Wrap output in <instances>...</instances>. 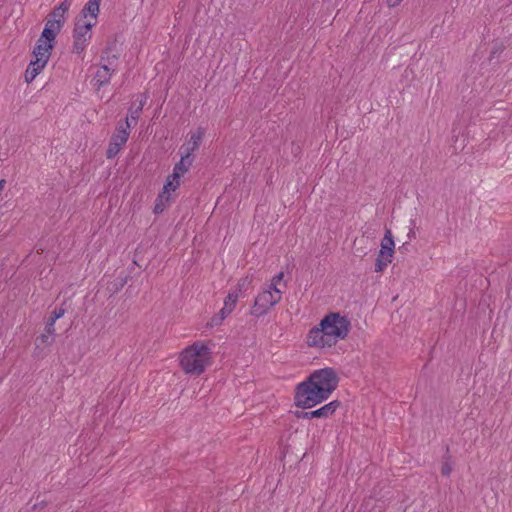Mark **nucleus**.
Returning <instances> with one entry per match:
<instances>
[{"label": "nucleus", "instance_id": "nucleus-1", "mask_svg": "<svg viewBox=\"0 0 512 512\" xmlns=\"http://www.w3.org/2000/svg\"><path fill=\"white\" fill-rule=\"evenodd\" d=\"M338 383L339 377L333 368L315 370L296 386L295 405L307 409L326 401L336 390Z\"/></svg>", "mask_w": 512, "mask_h": 512}, {"label": "nucleus", "instance_id": "nucleus-2", "mask_svg": "<svg viewBox=\"0 0 512 512\" xmlns=\"http://www.w3.org/2000/svg\"><path fill=\"white\" fill-rule=\"evenodd\" d=\"M211 349L202 342L186 347L180 355V366L186 374L200 375L210 363Z\"/></svg>", "mask_w": 512, "mask_h": 512}, {"label": "nucleus", "instance_id": "nucleus-3", "mask_svg": "<svg viewBox=\"0 0 512 512\" xmlns=\"http://www.w3.org/2000/svg\"><path fill=\"white\" fill-rule=\"evenodd\" d=\"M319 324L326 332L328 338L335 339V344L338 340L345 339L351 328V322L348 317L340 315L338 312L327 314Z\"/></svg>", "mask_w": 512, "mask_h": 512}, {"label": "nucleus", "instance_id": "nucleus-4", "mask_svg": "<svg viewBox=\"0 0 512 512\" xmlns=\"http://www.w3.org/2000/svg\"><path fill=\"white\" fill-rule=\"evenodd\" d=\"M96 25L95 22L84 21L77 19L72 31L73 45L72 52L81 54L86 49L92 38V28Z\"/></svg>", "mask_w": 512, "mask_h": 512}, {"label": "nucleus", "instance_id": "nucleus-5", "mask_svg": "<svg viewBox=\"0 0 512 512\" xmlns=\"http://www.w3.org/2000/svg\"><path fill=\"white\" fill-rule=\"evenodd\" d=\"M131 123L126 118L124 122H119L116 126L115 132L110 138L108 148L106 150L107 159H113L120 152L122 147L126 144L130 135Z\"/></svg>", "mask_w": 512, "mask_h": 512}, {"label": "nucleus", "instance_id": "nucleus-6", "mask_svg": "<svg viewBox=\"0 0 512 512\" xmlns=\"http://www.w3.org/2000/svg\"><path fill=\"white\" fill-rule=\"evenodd\" d=\"M280 299L281 295H275L270 290H263L255 298L254 305L251 308V315L255 317L264 316Z\"/></svg>", "mask_w": 512, "mask_h": 512}, {"label": "nucleus", "instance_id": "nucleus-7", "mask_svg": "<svg viewBox=\"0 0 512 512\" xmlns=\"http://www.w3.org/2000/svg\"><path fill=\"white\" fill-rule=\"evenodd\" d=\"M306 343L309 347L325 348L335 345V339H330L326 336V332L320 326L311 328L306 337Z\"/></svg>", "mask_w": 512, "mask_h": 512}, {"label": "nucleus", "instance_id": "nucleus-8", "mask_svg": "<svg viewBox=\"0 0 512 512\" xmlns=\"http://www.w3.org/2000/svg\"><path fill=\"white\" fill-rule=\"evenodd\" d=\"M63 25L59 20H50L47 18L45 27L41 33V40L55 42L57 34L62 30Z\"/></svg>", "mask_w": 512, "mask_h": 512}, {"label": "nucleus", "instance_id": "nucleus-9", "mask_svg": "<svg viewBox=\"0 0 512 512\" xmlns=\"http://www.w3.org/2000/svg\"><path fill=\"white\" fill-rule=\"evenodd\" d=\"M55 42H49L48 40H41V37L38 39L36 46L33 49V56L35 59L41 58L45 60V63L48 62L51 51L54 48Z\"/></svg>", "mask_w": 512, "mask_h": 512}, {"label": "nucleus", "instance_id": "nucleus-10", "mask_svg": "<svg viewBox=\"0 0 512 512\" xmlns=\"http://www.w3.org/2000/svg\"><path fill=\"white\" fill-rule=\"evenodd\" d=\"M193 157L188 155V152H181V158L173 168L172 178L173 180L180 179L185 174L190 166L192 165Z\"/></svg>", "mask_w": 512, "mask_h": 512}, {"label": "nucleus", "instance_id": "nucleus-11", "mask_svg": "<svg viewBox=\"0 0 512 512\" xmlns=\"http://www.w3.org/2000/svg\"><path fill=\"white\" fill-rule=\"evenodd\" d=\"M115 71L116 69L113 67L100 64V67L94 76V80L96 81L98 89L110 83V79Z\"/></svg>", "mask_w": 512, "mask_h": 512}, {"label": "nucleus", "instance_id": "nucleus-12", "mask_svg": "<svg viewBox=\"0 0 512 512\" xmlns=\"http://www.w3.org/2000/svg\"><path fill=\"white\" fill-rule=\"evenodd\" d=\"M46 64L47 63H45V60L43 59L42 61L41 58L32 60L25 71V81L27 83H31L36 78V76L44 69Z\"/></svg>", "mask_w": 512, "mask_h": 512}, {"label": "nucleus", "instance_id": "nucleus-13", "mask_svg": "<svg viewBox=\"0 0 512 512\" xmlns=\"http://www.w3.org/2000/svg\"><path fill=\"white\" fill-rule=\"evenodd\" d=\"M395 251V243L392 232L390 229L385 230L383 239L381 240V249L379 254L381 256L393 257Z\"/></svg>", "mask_w": 512, "mask_h": 512}, {"label": "nucleus", "instance_id": "nucleus-14", "mask_svg": "<svg viewBox=\"0 0 512 512\" xmlns=\"http://www.w3.org/2000/svg\"><path fill=\"white\" fill-rule=\"evenodd\" d=\"M341 406V402L338 400H333L324 406L313 410L312 416L313 418H328L332 416L336 410Z\"/></svg>", "mask_w": 512, "mask_h": 512}, {"label": "nucleus", "instance_id": "nucleus-15", "mask_svg": "<svg viewBox=\"0 0 512 512\" xmlns=\"http://www.w3.org/2000/svg\"><path fill=\"white\" fill-rule=\"evenodd\" d=\"M203 135V129L199 128L197 132L191 134L187 144L182 146L180 150H183V152H188V155L191 156L192 153L199 148Z\"/></svg>", "mask_w": 512, "mask_h": 512}, {"label": "nucleus", "instance_id": "nucleus-16", "mask_svg": "<svg viewBox=\"0 0 512 512\" xmlns=\"http://www.w3.org/2000/svg\"><path fill=\"white\" fill-rule=\"evenodd\" d=\"M101 0H88V2L84 5L82 10L80 11V19L84 20L88 16L97 19L99 14Z\"/></svg>", "mask_w": 512, "mask_h": 512}, {"label": "nucleus", "instance_id": "nucleus-17", "mask_svg": "<svg viewBox=\"0 0 512 512\" xmlns=\"http://www.w3.org/2000/svg\"><path fill=\"white\" fill-rule=\"evenodd\" d=\"M171 199V195L167 194L166 192L162 191L158 194L155 205H154V213L155 214H161L166 209L167 205L169 204Z\"/></svg>", "mask_w": 512, "mask_h": 512}, {"label": "nucleus", "instance_id": "nucleus-18", "mask_svg": "<svg viewBox=\"0 0 512 512\" xmlns=\"http://www.w3.org/2000/svg\"><path fill=\"white\" fill-rule=\"evenodd\" d=\"M119 60V54H104L102 52L100 56V64L107 65L109 67H113L117 70Z\"/></svg>", "mask_w": 512, "mask_h": 512}, {"label": "nucleus", "instance_id": "nucleus-19", "mask_svg": "<svg viewBox=\"0 0 512 512\" xmlns=\"http://www.w3.org/2000/svg\"><path fill=\"white\" fill-rule=\"evenodd\" d=\"M452 472V463H451V456L449 455V447H446V454L443 457V462L441 466V474L443 476H450Z\"/></svg>", "mask_w": 512, "mask_h": 512}, {"label": "nucleus", "instance_id": "nucleus-20", "mask_svg": "<svg viewBox=\"0 0 512 512\" xmlns=\"http://www.w3.org/2000/svg\"><path fill=\"white\" fill-rule=\"evenodd\" d=\"M239 297V293L230 291L224 300V307L231 309V311H233Z\"/></svg>", "mask_w": 512, "mask_h": 512}, {"label": "nucleus", "instance_id": "nucleus-21", "mask_svg": "<svg viewBox=\"0 0 512 512\" xmlns=\"http://www.w3.org/2000/svg\"><path fill=\"white\" fill-rule=\"evenodd\" d=\"M391 262V257L381 256V254H379L375 261V271L382 272Z\"/></svg>", "mask_w": 512, "mask_h": 512}, {"label": "nucleus", "instance_id": "nucleus-22", "mask_svg": "<svg viewBox=\"0 0 512 512\" xmlns=\"http://www.w3.org/2000/svg\"><path fill=\"white\" fill-rule=\"evenodd\" d=\"M251 282H252V279L250 277H248V276L243 277L238 281L236 287L232 291L239 293V296H241L242 293L248 289Z\"/></svg>", "mask_w": 512, "mask_h": 512}, {"label": "nucleus", "instance_id": "nucleus-23", "mask_svg": "<svg viewBox=\"0 0 512 512\" xmlns=\"http://www.w3.org/2000/svg\"><path fill=\"white\" fill-rule=\"evenodd\" d=\"M179 185H180V179L173 180L172 174H171L168 176V178L164 184L163 191L166 192L167 194H170V192L176 190L179 187Z\"/></svg>", "mask_w": 512, "mask_h": 512}, {"label": "nucleus", "instance_id": "nucleus-24", "mask_svg": "<svg viewBox=\"0 0 512 512\" xmlns=\"http://www.w3.org/2000/svg\"><path fill=\"white\" fill-rule=\"evenodd\" d=\"M143 110V104H138L137 106L133 103L131 105V107L129 108V114H130V118L127 117L129 119V121H134L135 123L138 121L139 117H140V114Z\"/></svg>", "mask_w": 512, "mask_h": 512}, {"label": "nucleus", "instance_id": "nucleus-25", "mask_svg": "<svg viewBox=\"0 0 512 512\" xmlns=\"http://www.w3.org/2000/svg\"><path fill=\"white\" fill-rule=\"evenodd\" d=\"M231 309H228L223 306V308L219 311L218 314L213 316L212 318V325H219L222 323V321L231 313Z\"/></svg>", "mask_w": 512, "mask_h": 512}, {"label": "nucleus", "instance_id": "nucleus-26", "mask_svg": "<svg viewBox=\"0 0 512 512\" xmlns=\"http://www.w3.org/2000/svg\"><path fill=\"white\" fill-rule=\"evenodd\" d=\"M48 19L50 20H59L60 23L64 26L66 21V16L64 13H61L60 10L55 7L53 10L48 14Z\"/></svg>", "mask_w": 512, "mask_h": 512}, {"label": "nucleus", "instance_id": "nucleus-27", "mask_svg": "<svg viewBox=\"0 0 512 512\" xmlns=\"http://www.w3.org/2000/svg\"><path fill=\"white\" fill-rule=\"evenodd\" d=\"M64 304L63 303L61 306L59 307H56L51 313H50V316L49 318L54 320V321H57L58 319H60L61 317L64 316L65 312H66V309L64 308Z\"/></svg>", "mask_w": 512, "mask_h": 512}, {"label": "nucleus", "instance_id": "nucleus-28", "mask_svg": "<svg viewBox=\"0 0 512 512\" xmlns=\"http://www.w3.org/2000/svg\"><path fill=\"white\" fill-rule=\"evenodd\" d=\"M116 39L107 42L105 49L102 51L104 54H116Z\"/></svg>", "mask_w": 512, "mask_h": 512}, {"label": "nucleus", "instance_id": "nucleus-29", "mask_svg": "<svg viewBox=\"0 0 512 512\" xmlns=\"http://www.w3.org/2000/svg\"><path fill=\"white\" fill-rule=\"evenodd\" d=\"M55 322L54 320L48 318L47 321H46V325H45V329L44 331L48 334V335H55Z\"/></svg>", "mask_w": 512, "mask_h": 512}, {"label": "nucleus", "instance_id": "nucleus-30", "mask_svg": "<svg viewBox=\"0 0 512 512\" xmlns=\"http://www.w3.org/2000/svg\"><path fill=\"white\" fill-rule=\"evenodd\" d=\"M72 1L73 0H63L59 6H57V8L60 10L61 13H64L66 15V13L68 12V10L70 9L71 5H72Z\"/></svg>", "mask_w": 512, "mask_h": 512}, {"label": "nucleus", "instance_id": "nucleus-31", "mask_svg": "<svg viewBox=\"0 0 512 512\" xmlns=\"http://www.w3.org/2000/svg\"><path fill=\"white\" fill-rule=\"evenodd\" d=\"M312 411L306 412V411H296L295 416L298 419H312L313 416L311 415Z\"/></svg>", "mask_w": 512, "mask_h": 512}, {"label": "nucleus", "instance_id": "nucleus-32", "mask_svg": "<svg viewBox=\"0 0 512 512\" xmlns=\"http://www.w3.org/2000/svg\"><path fill=\"white\" fill-rule=\"evenodd\" d=\"M52 335H48L46 332L41 334L37 340H40L43 344L50 345L53 342V339H50Z\"/></svg>", "mask_w": 512, "mask_h": 512}, {"label": "nucleus", "instance_id": "nucleus-33", "mask_svg": "<svg viewBox=\"0 0 512 512\" xmlns=\"http://www.w3.org/2000/svg\"><path fill=\"white\" fill-rule=\"evenodd\" d=\"M267 290H270L275 295H280L281 294V291L277 288V284L275 282H273V281H271V284L269 285Z\"/></svg>", "mask_w": 512, "mask_h": 512}, {"label": "nucleus", "instance_id": "nucleus-34", "mask_svg": "<svg viewBox=\"0 0 512 512\" xmlns=\"http://www.w3.org/2000/svg\"><path fill=\"white\" fill-rule=\"evenodd\" d=\"M284 273L279 272L277 275H275L272 279L273 282H275L277 285L280 283V281L283 279Z\"/></svg>", "mask_w": 512, "mask_h": 512}, {"label": "nucleus", "instance_id": "nucleus-35", "mask_svg": "<svg viewBox=\"0 0 512 512\" xmlns=\"http://www.w3.org/2000/svg\"><path fill=\"white\" fill-rule=\"evenodd\" d=\"M408 246H409V243H404L401 247H399V252L405 253L406 251H408Z\"/></svg>", "mask_w": 512, "mask_h": 512}, {"label": "nucleus", "instance_id": "nucleus-36", "mask_svg": "<svg viewBox=\"0 0 512 512\" xmlns=\"http://www.w3.org/2000/svg\"><path fill=\"white\" fill-rule=\"evenodd\" d=\"M390 6H396L400 3V0H388Z\"/></svg>", "mask_w": 512, "mask_h": 512}, {"label": "nucleus", "instance_id": "nucleus-37", "mask_svg": "<svg viewBox=\"0 0 512 512\" xmlns=\"http://www.w3.org/2000/svg\"><path fill=\"white\" fill-rule=\"evenodd\" d=\"M5 180L4 179H1L0 180V194L2 193L3 189H4V186H5Z\"/></svg>", "mask_w": 512, "mask_h": 512}, {"label": "nucleus", "instance_id": "nucleus-38", "mask_svg": "<svg viewBox=\"0 0 512 512\" xmlns=\"http://www.w3.org/2000/svg\"><path fill=\"white\" fill-rule=\"evenodd\" d=\"M146 96H142V99L140 100L139 104H143V106L145 105L146 103Z\"/></svg>", "mask_w": 512, "mask_h": 512}, {"label": "nucleus", "instance_id": "nucleus-39", "mask_svg": "<svg viewBox=\"0 0 512 512\" xmlns=\"http://www.w3.org/2000/svg\"><path fill=\"white\" fill-rule=\"evenodd\" d=\"M123 285H124V281H121L120 283H118V286H120V287H123Z\"/></svg>", "mask_w": 512, "mask_h": 512}]
</instances>
